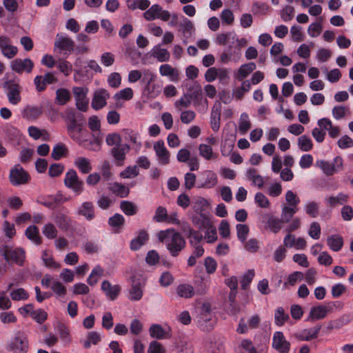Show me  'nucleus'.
Instances as JSON below:
<instances>
[{
    "label": "nucleus",
    "instance_id": "nucleus-4",
    "mask_svg": "<svg viewBox=\"0 0 353 353\" xmlns=\"http://www.w3.org/2000/svg\"><path fill=\"white\" fill-rule=\"evenodd\" d=\"M29 342L26 334L22 331L17 332L10 339L8 350L12 353H28Z\"/></svg>",
    "mask_w": 353,
    "mask_h": 353
},
{
    "label": "nucleus",
    "instance_id": "nucleus-62",
    "mask_svg": "<svg viewBox=\"0 0 353 353\" xmlns=\"http://www.w3.org/2000/svg\"><path fill=\"white\" fill-rule=\"evenodd\" d=\"M303 279V274L301 272L296 271L290 274L286 281L284 282V287H287L288 285L291 286L294 285L297 282L301 281Z\"/></svg>",
    "mask_w": 353,
    "mask_h": 353
},
{
    "label": "nucleus",
    "instance_id": "nucleus-45",
    "mask_svg": "<svg viewBox=\"0 0 353 353\" xmlns=\"http://www.w3.org/2000/svg\"><path fill=\"white\" fill-rule=\"evenodd\" d=\"M299 148L303 152H309L313 148L312 139L307 135H302L297 139Z\"/></svg>",
    "mask_w": 353,
    "mask_h": 353
},
{
    "label": "nucleus",
    "instance_id": "nucleus-44",
    "mask_svg": "<svg viewBox=\"0 0 353 353\" xmlns=\"http://www.w3.org/2000/svg\"><path fill=\"white\" fill-rule=\"evenodd\" d=\"M298 210L299 208H292L284 204L282 206L281 219L283 220L284 223H289Z\"/></svg>",
    "mask_w": 353,
    "mask_h": 353
},
{
    "label": "nucleus",
    "instance_id": "nucleus-3",
    "mask_svg": "<svg viewBox=\"0 0 353 353\" xmlns=\"http://www.w3.org/2000/svg\"><path fill=\"white\" fill-rule=\"evenodd\" d=\"M0 256L7 262L22 266L26 259V252L22 248L12 246L9 242H0Z\"/></svg>",
    "mask_w": 353,
    "mask_h": 353
},
{
    "label": "nucleus",
    "instance_id": "nucleus-42",
    "mask_svg": "<svg viewBox=\"0 0 353 353\" xmlns=\"http://www.w3.org/2000/svg\"><path fill=\"white\" fill-rule=\"evenodd\" d=\"M63 202L62 196L61 194H56L54 196H48L41 201V203L45 207L50 209H54Z\"/></svg>",
    "mask_w": 353,
    "mask_h": 353
},
{
    "label": "nucleus",
    "instance_id": "nucleus-34",
    "mask_svg": "<svg viewBox=\"0 0 353 353\" xmlns=\"http://www.w3.org/2000/svg\"><path fill=\"white\" fill-rule=\"evenodd\" d=\"M328 247L334 252H339L343 245V239L339 234H332L327 239Z\"/></svg>",
    "mask_w": 353,
    "mask_h": 353
},
{
    "label": "nucleus",
    "instance_id": "nucleus-43",
    "mask_svg": "<svg viewBox=\"0 0 353 353\" xmlns=\"http://www.w3.org/2000/svg\"><path fill=\"white\" fill-rule=\"evenodd\" d=\"M209 205L208 201L203 197H197L193 202L192 208L194 211L198 214H205V210Z\"/></svg>",
    "mask_w": 353,
    "mask_h": 353
},
{
    "label": "nucleus",
    "instance_id": "nucleus-8",
    "mask_svg": "<svg viewBox=\"0 0 353 353\" xmlns=\"http://www.w3.org/2000/svg\"><path fill=\"white\" fill-rule=\"evenodd\" d=\"M9 179L13 185L17 186L27 183L30 176L19 164H16L10 170Z\"/></svg>",
    "mask_w": 353,
    "mask_h": 353
},
{
    "label": "nucleus",
    "instance_id": "nucleus-30",
    "mask_svg": "<svg viewBox=\"0 0 353 353\" xmlns=\"http://www.w3.org/2000/svg\"><path fill=\"white\" fill-rule=\"evenodd\" d=\"M327 316L325 309L323 304H319L316 306L312 307L309 312L307 320L317 321L323 319Z\"/></svg>",
    "mask_w": 353,
    "mask_h": 353
},
{
    "label": "nucleus",
    "instance_id": "nucleus-31",
    "mask_svg": "<svg viewBox=\"0 0 353 353\" xmlns=\"http://www.w3.org/2000/svg\"><path fill=\"white\" fill-rule=\"evenodd\" d=\"M176 292L179 297L184 299H190L195 294L194 287L186 283L179 285L176 288Z\"/></svg>",
    "mask_w": 353,
    "mask_h": 353
},
{
    "label": "nucleus",
    "instance_id": "nucleus-56",
    "mask_svg": "<svg viewBox=\"0 0 353 353\" xmlns=\"http://www.w3.org/2000/svg\"><path fill=\"white\" fill-rule=\"evenodd\" d=\"M204 239L208 243H213L217 240L216 228L211 223L208 227L205 228Z\"/></svg>",
    "mask_w": 353,
    "mask_h": 353
},
{
    "label": "nucleus",
    "instance_id": "nucleus-33",
    "mask_svg": "<svg viewBox=\"0 0 353 353\" xmlns=\"http://www.w3.org/2000/svg\"><path fill=\"white\" fill-rule=\"evenodd\" d=\"M74 165L83 173H89L92 168L89 159L82 157H79L74 159Z\"/></svg>",
    "mask_w": 353,
    "mask_h": 353
},
{
    "label": "nucleus",
    "instance_id": "nucleus-29",
    "mask_svg": "<svg viewBox=\"0 0 353 353\" xmlns=\"http://www.w3.org/2000/svg\"><path fill=\"white\" fill-rule=\"evenodd\" d=\"M199 155L206 161L216 160L218 157V154L214 152L211 145L201 143L198 148Z\"/></svg>",
    "mask_w": 353,
    "mask_h": 353
},
{
    "label": "nucleus",
    "instance_id": "nucleus-49",
    "mask_svg": "<svg viewBox=\"0 0 353 353\" xmlns=\"http://www.w3.org/2000/svg\"><path fill=\"white\" fill-rule=\"evenodd\" d=\"M26 236L35 244L41 243V238L39 235V230L35 225H30L26 230Z\"/></svg>",
    "mask_w": 353,
    "mask_h": 353
},
{
    "label": "nucleus",
    "instance_id": "nucleus-32",
    "mask_svg": "<svg viewBox=\"0 0 353 353\" xmlns=\"http://www.w3.org/2000/svg\"><path fill=\"white\" fill-rule=\"evenodd\" d=\"M284 223L281 218L270 215L268 216L266 225L267 228L273 233H278L283 227Z\"/></svg>",
    "mask_w": 353,
    "mask_h": 353
},
{
    "label": "nucleus",
    "instance_id": "nucleus-39",
    "mask_svg": "<svg viewBox=\"0 0 353 353\" xmlns=\"http://www.w3.org/2000/svg\"><path fill=\"white\" fill-rule=\"evenodd\" d=\"M50 289L54 292L57 299H61L65 297L67 294L66 287L59 281H53Z\"/></svg>",
    "mask_w": 353,
    "mask_h": 353
},
{
    "label": "nucleus",
    "instance_id": "nucleus-50",
    "mask_svg": "<svg viewBox=\"0 0 353 353\" xmlns=\"http://www.w3.org/2000/svg\"><path fill=\"white\" fill-rule=\"evenodd\" d=\"M10 296L11 299L14 301H26L29 298L28 292L21 288L12 290L10 293Z\"/></svg>",
    "mask_w": 353,
    "mask_h": 353
},
{
    "label": "nucleus",
    "instance_id": "nucleus-61",
    "mask_svg": "<svg viewBox=\"0 0 353 353\" xmlns=\"http://www.w3.org/2000/svg\"><path fill=\"white\" fill-rule=\"evenodd\" d=\"M285 201L288 203L287 206L294 208H299L298 205L300 203L299 196L292 190H288L285 193Z\"/></svg>",
    "mask_w": 353,
    "mask_h": 353
},
{
    "label": "nucleus",
    "instance_id": "nucleus-18",
    "mask_svg": "<svg viewBox=\"0 0 353 353\" xmlns=\"http://www.w3.org/2000/svg\"><path fill=\"white\" fill-rule=\"evenodd\" d=\"M145 284L143 282L133 279L132 281V285L129 289L128 299L133 301H137L141 299L143 294V288Z\"/></svg>",
    "mask_w": 353,
    "mask_h": 353
},
{
    "label": "nucleus",
    "instance_id": "nucleus-58",
    "mask_svg": "<svg viewBox=\"0 0 353 353\" xmlns=\"http://www.w3.org/2000/svg\"><path fill=\"white\" fill-rule=\"evenodd\" d=\"M134 95L133 90L130 88H125L120 91L117 92L114 96V99L116 101L119 100H125L129 101L132 99Z\"/></svg>",
    "mask_w": 353,
    "mask_h": 353
},
{
    "label": "nucleus",
    "instance_id": "nucleus-25",
    "mask_svg": "<svg viewBox=\"0 0 353 353\" xmlns=\"http://www.w3.org/2000/svg\"><path fill=\"white\" fill-rule=\"evenodd\" d=\"M149 239V234L145 230H141L138 232L137 236L133 239L130 242V249L132 250H139L143 245L146 243V242Z\"/></svg>",
    "mask_w": 353,
    "mask_h": 353
},
{
    "label": "nucleus",
    "instance_id": "nucleus-2",
    "mask_svg": "<svg viewBox=\"0 0 353 353\" xmlns=\"http://www.w3.org/2000/svg\"><path fill=\"white\" fill-rule=\"evenodd\" d=\"M157 238L165 244L171 256L174 257L177 256L185 246V239L173 228L159 231Z\"/></svg>",
    "mask_w": 353,
    "mask_h": 353
},
{
    "label": "nucleus",
    "instance_id": "nucleus-41",
    "mask_svg": "<svg viewBox=\"0 0 353 353\" xmlns=\"http://www.w3.org/2000/svg\"><path fill=\"white\" fill-rule=\"evenodd\" d=\"M149 333L152 338L163 339L167 337V331L159 324H153L149 328Z\"/></svg>",
    "mask_w": 353,
    "mask_h": 353
},
{
    "label": "nucleus",
    "instance_id": "nucleus-22",
    "mask_svg": "<svg viewBox=\"0 0 353 353\" xmlns=\"http://www.w3.org/2000/svg\"><path fill=\"white\" fill-rule=\"evenodd\" d=\"M149 54L159 62H167L170 59L169 51L165 48H163L160 44L153 46L149 52Z\"/></svg>",
    "mask_w": 353,
    "mask_h": 353
},
{
    "label": "nucleus",
    "instance_id": "nucleus-26",
    "mask_svg": "<svg viewBox=\"0 0 353 353\" xmlns=\"http://www.w3.org/2000/svg\"><path fill=\"white\" fill-rule=\"evenodd\" d=\"M43 112L41 105H28L23 109L22 116L28 120H35L43 114Z\"/></svg>",
    "mask_w": 353,
    "mask_h": 353
},
{
    "label": "nucleus",
    "instance_id": "nucleus-60",
    "mask_svg": "<svg viewBox=\"0 0 353 353\" xmlns=\"http://www.w3.org/2000/svg\"><path fill=\"white\" fill-rule=\"evenodd\" d=\"M139 174V170L137 165H130L125 168L121 173L120 176L123 179H131Z\"/></svg>",
    "mask_w": 353,
    "mask_h": 353
},
{
    "label": "nucleus",
    "instance_id": "nucleus-1",
    "mask_svg": "<svg viewBox=\"0 0 353 353\" xmlns=\"http://www.w3.org/2000/svg\"><path fill=\"white\" fill-rule=\"evenodd\" d=\"M67 123V132L69 137L74 141L81 144L84 139L83 137V116L72 108H68L62 114Z\"/></svg>",
    "mask_w": 353,
    "mask_h": 353
},
{
    "label": "nucleus",
    "instance_id": "nucleus-35",
    "mask_svg": "<svg viewBox=\"0 0 353 353\" xmlns=\"http://www.w3.org/2000/svg\"><path fill=\"white\" fill-rule=\"evenodd\" d=\"M192 221L193 224L200 230L208 227L212 223L210 216L208 214L194 216Z\"/></svg>",
    "mask_w": 353,
    "mask_h": 353
},
{
    "label": "nucleus",
    "instance_id": "nucleus-37",
    "mask_svg": "<svg viewBox=\"0 0 353 353\" xmlns=\"http://www.w3.org/2000/svg\"><path fill=\"white\" fill-rule=\"evenodd\" d=\"M256 69V65L253 62L243 64L240 66L237 74L236 79L239 81H242L246 77H248L252 71Z\"/></svg>",
    "mask_w": 353,
    "mask_h": 353
},
{
    "label": "nucleus",
    "instance_id": "nucleus-19",
    "mask_svg": "<svg viewBox=\"0 0 353 353\" xmlns=\"http://www.w3.org/2000/svg\"><path fill=\"white\" fill-rule=\"evenodd\" d=\"M130 150V145L125 143L115 145L112 148L111 154L115 159L117 165H123V163L125 159V156L129 152Z\"/></svg>",
    "mask_w": 353,
    "mask_h": 353
},
{
    "label": "nucleus",
    "instance_id": "nucleus-24",
    "mask_svg": "<svg viewBox=\"0 0 353 353\" xmlns=\"http://www.w3.org/2000/svg\"><path fill=\"white\" fill-rule=\"evenodd\" d=\"M321 329V325H317L313 327L304 329L296 334V338L301 341H311L318 336L319 332Z\"/></svg>",
    "mask_w": 353,
    "mask_h": 353
},
{
    "label": "nucleus",
    "instance_id": "nucleus-52",
    "mask_svg": "<svg viewBox=\"0 0 353 353\" xmlns=\"http://www.w3.org/2000/svg\"><path fill=\"white\" fill-rule=\"evenodd\" d=\"M103 270L99 266H96L91 272L90 276L87 279L88 283L93 286L94 285L99 281V279L102 276Z\"/></svg>",
    "mask_w": 353,
    "mask_h": 353
},
{
    "label": "nucleus",
    "instance_id": "nucleus-40",
    "mask_svg": "<svg viewBox=\"0 0 353 353\" xmlns=\"http://www.w3.org/2000/svg\"><path fill=\"white\" fill-rule=\"evenodd\" d=\"M120 209L127 216H134L138 212V206L130 201H121Z\"/></svg>",
    "mask_w": 353,
    "mask_h": 353
},
{
    "label": "nucleus",
    "instance_id": "nucleus-7",
    "mask_svg": "<svg viewBox=\"0 0 353 353\" xmlns=\"http://www.w3.org/2000/svg\"><path fill=\"white\" fill-rule=\"evenodd\" d=\"M3 88L10 104L16 105L21 101L20 86L17 82L13 80H7L4 81Z\"/></svg>",
    "mask_w": 353,
    "mask_h": 353
},
{
    "label": "nucleus",
    "instance_id": "nucleus-21",
    "mask_svg": "<svg viewBox=\"0 0 353 353\" xmlns=\"http://www.w3.org/2000/svg\"><path fill=\"white\" fill-rule=\"evenodd\" d=\"M246 180L251 182V185L257 186L259 188H262L265 184L264 178L258 173L256 169L250 168L246 170L245 174Z\"/></svg>",
    "mask_w": 353,
    "mask_h": 353
},
{
    "label": "nucleus",
    "instance_id": "nucleus-51",
    "mask_svg": "<svg viewBox=\"0 0 353 353\" xmlns=\"http://www.w3.org/2000/svg\"><path fill=\"white\" fill-rule=\"evenodd\" d=\"M123 135L127 141L134 144L139 148H141V143L139 141V134L138 132L130 129H125L123 130Z\"/></svg>",
    "mask_w": 353,
    "mask_h": 353
},
{
    "label": "nucleus",
    "instance_id": "nucleus-23",
    "mask_svg": "<svg viewBox=\"0 0 353 353\" xmlns=\"http://www.w3.org/2000/svg\"><path fill=\"white\" fill-rule=\"evenodd\" d=\"M159 73L162 77H167L171 81L178 82L180 79V72L176 68L165 63L159 67Z\"/></svg>",
    "mask_w": 353,
    "mask_h": 353
},
{
    "label": "nucleus",
    "instance_id": "nucleus-14",
    "mask_svg": "<svg viewBox=\"0 0 353 353\" xmlns=\"http://www.w3.org/2000/svg\"><path fill=\"white\" fill-rule=\"evenodd\" d=\"M10 67L13 71L19 74L30 73L34 68V63L28 58L16 59L11 62Z\"/></svg>",
    "mask_w": 353,
    "mask_h": 353
},
{
    "label": "nucleus",
    "instance_id": "nucleus-53",
    "mask_svg": "<svg viewBox=\"0 0 353 353\" xmlns=\"http://www.w3.org/2000/svg\"><path fill=\"white\" fill-rule=\"evenodd\" d=\"M70 99V92L65 88H59L56 91V101L59 105H65Z\"/></svg>",
    "mask_w": 353,
    "mask_h": 353
},
{
    "label": "nucleus",
    "instance_id": "nucleus-27",
    "mask_svg": "<svg viewBox=\"0 0 353 353\" xmlns=\"http://www.w3.org/2000/svg\"><path fill=\"white\" fill-rule=\"evenodd\" d=\"M108 190L114 194L121 198L127 197L130 193L128 187L118 182L110 183L108 185Z\"/></svg>",
    "mask_w": 353,
    "mask_h": 353
},
{
    "label": "nucleus",
    "instance_id": "nucleus-64",
    "mask_svg": "<svg viewBox=\"0 0 353 353\" xmlns=\"http://www.w3.org/2000/svg\"><path fill=\"white\" fill-rule=\"evenodd\" d=\"M42 232L48 239H55L58 234L56 227L50 223H48L43 226Z\"/></svg>",
    "mask_w": 353,
    "mask_h": 353
},
{
    "label": "nucleus",
    "instance_id": "nucleus-5",
    "mask_svg": "<svg viewBox=\"0 0 353 353\" xmlns=\"http://www.w3.org/2000/svg\"><path fill=\"white\" fill-rule=\"evenodd\" d=\"M64 185L71 190L75 196H79L84 191V183L79 179L74 169H70L65 175Z\"/></svg>",
    "mask_w": 353,
    "mask_h": 353
},
{
    "label": "nucleus",
    "instance_id": "nucleus-28",
    "mask_svg": "<svg viewBox=\"0 0 353 353\" xmlns=\"http://www.w3.org/2000/svg\"><path fill=\"white\" fill-rule=\"evenodd\" d=\"M101 290L105 295L112 301L114 300L119 292L120 288L117 285H112L108 281H104L101 283Z\"/></svg>",
    "mask_w": 353,
    "mask_h": 353
},
{
    "label": "nucleus",
    "instance_id": "nucleus-15",
    "mask_svg": "<svg viewBox=\"0 0 353 353\" xmlns=\"http://www.w3.org/2000/svg\"><path fill=\"white\" fill-rule=\"evenodd\" d=\"M0 50L8 59H12L18 52L16 46L11 44L10 39L6 36H0Z\"/></svg>",
    "mask_w": 353,
    "mask_h": 353
},
{
    "label": "nucleus",
    "instance_id": "nucleus-48",
    "mask_svg": "<svg viewBox=\"0 0 353 353\" xmlns=\"http://www.w3.org/2000/svg\"><path fill=\"white\" fill-rule=\"evenodd\" d=\"M251 128V122L247 113L243 112L241 114L239 130L241 134H245Z\"/></svg>",
    "mask_w": 353,
    "mask_h": 353
},
{
    "label": "nucleus",
    "instance_id": "nucleus-46",
    "mask_svg": "<svg viewBox=\"0 0 353 353\" xmlns=\"http://www.w3.org/2000/svg\"><path fill=\"white\" fill-rule=\"evenodd\" d=\"M126 3L128 8L133 10L136 9L144 10L150 5L148 0H126Z\"/></svg>",
    "mask_w": 353,
    "mask_h": 353
},
{
    "label": "nucleus",
    "instance_id": "nucleus-38",
    "mask_svg": "<svg viewBox=\"0 0 353 353\" xmlns=\"http://www.w3.org/2000/svg\"><path fill=\"white\" fill-rule=\"evenodd\" d=\"M348 195L341 192L339 193L336 196H331L325 199V202L327 205L331 207H335L338 205H343L348 200Z\"/></svg>",
    "mask_w": 353,
    "mask_h": 353
},
{
    "label": "nucleus",
    "instance_id": "nucleus-47",
    "mask_svg": "<svg viewBox=\"0 0 353 353\" xmlns=\"http://www.w3.org/2000/svg\"><path fill=\"white\" fill-rule=\"evenodd\" d=\"M289 319V315L282 307H279L274 312V323L278 326L283 325Z\"/></svg>",
    "mask_w": 353,
    "mask_h": 353
},
{
    "label": "nucleus",
    "instance_id": "nucleus-10",
    "mask_svg": "<svg viewBox=\"0 0 353 353\" xmlns=\"http://www.w3.org/2000/svg\"><path fill=\"white\" fill-rule=\"evenodd\" d=\"M157 160L161 165H166L170 163V152L165 145L163 140L156 141L153 145Z\"/></svg>",
    "mask_w": 353,
    "mask_h": 353
},
{
    "label": "nucleus",
    "instance_id": "nucleus-57",
    "mask_svg": "<svg viewBox=\"0 0 353 353\" xmlns=\"http://www.w3.org/2000/svg\"><path fill=\"white\" fill-rule=\"evenodd\" d=\"M237 238L241 243H245L249 234V227L245 224L239 223L236 225Z\"/></svg>",
    "mask_w": 353,
    "mask_h": 353
},
{
    "label": "nucleus",
    "instance_id": "nucleus-13",
    "mask_svg": "<svg viewBox=\"0 0 353 353\" xmlns=\"http://www.w3.org/2000/svg\"><path fill=\"white\" fill-rule=\"evenodd\" d=\"M110 98L109 92L103 88L96 90L91 102L92 108L95 110L102 109L107 105V100Z\"/></svg>",
    "mask_w": 353,
    "mask_h": 353
},
{
    "label": "nucleus",
    "instance_id": "nucleus-16",
    "mask_svg": "<svg viewBox=\"0 0 353 353\" xmlns=\"http://www.w3.org/2000/svg\"><path fill=\"white\" fill-rule=\"evenodd\" d=\"M202 179L199 188L210 189L214 188L218 183L217 174L212 170H205L202 172Z\"/></svg>",
    "mask_w": 353,
    "mask_h": 353
},
{
    "label": "nucleus",
    "instance_id": "nucleus-63",
    "mask_svg": "<svg viewBox=\"0 0 353 353\" xmlns=\"http://www.w3.org/2000/svg\"><path fill=\"white\" fill-rule=\"evenodd\" d=\"M168 218V211L165 208L159 206L155 210L154 215L152 218L153 221L157 223L165 222Z\"/></svg>",
    "mask_w": 353,
    "mask_h": 353
},
{
    "label": "nucleus",
    "instance_id": "nucleus-55",
    "mask_svg": "<svg viewBox=\"0 0 353 353\" xmlns=\"http://www.w3.org/2000/svg\"><path fill=\"white\" fill-rule=\"evenodd\" d=\"M68 152L67 147L62 143L56 145L52 151L51 156L54 160H59L66 155Z\"/></svg>",
    "mask_w": 353,
    "mask_h": 353
},
{
    "label": "nucleus",
    "instance_id": "nucleus-20",
    "mask_svg": "<svg viewBox=\"0 0 353 353\" xmlns=\"http://www.w3.org/2000/svg\"><path fill=\"white\" fill-rule=\"evenodd\" d=\"M221 104L216 101L212 106L210 114V126L214 132H218L220 128Z\"/></svg>",
    "mask_w": 353,
    "mask_h": 353
},
{
    "label": "nucleus",
    "instance_id": "nucleus-9",
    "mask_svg": "<svg viewBox=\"0 0 353 353\" xmlns=\"http://www.w3.org/2000/svg\"><path fill=\"white\" fill-rule=\"evenodd\" d=\"M143 17L147 21L159 19L163 21H168L170 18V13L168 10H163L159 5L154 4L144 12Z\"/></svg>",
    "mask_w": 353,
    "mask_h": 353
},
{
    "label": "nucleus",
    "instance_id": "nucleus-12",
    "mask_svg": "<svg viewBox=\"0 0 353 353\" xmlns=\"http://www.w3.org/2000/svg\"><path fill=\"white\" fill-rule=\"evenodd\" d=\"M272 347L279 353H288L290 350V343L285 339L282 332H275L272 337Z\"/></svg>",
    "mask_w": 353,
    "mask_h": 353
},
{
    "label": "nucleus",
    "instance_id": "nucleus-59",
    "mask_svg": "<svg viewBox=\"0 0 353 353\" xmlns=\"http://www.w3.org/2000/svg\"><path fill=\"white\" fill-rule=\"evenodd\" d=\"M41 259L45 265L50 269L57 270L59 269L61 265L54 261V258L50 256L46 251H44L42 254Z\"/></svg>",
    "mask_w": 353,
    "mask_h": 353
},
{
    "label": "nucleus",
    "instance_id": "nucleus-6",
    "mask_svg": "<svg viewBox=\"0 0 353 353\" xmlns=\"http://www.w3.org/2000/svg\"><path fill=\"white\" fill-rule=\"evenodd\" d=\"M316 166L319 167L326 176H332L343 170V160L337 156L332 162L325 160H317Z\"/></svg>",
    "mask_w": 353,
    "mask_h": 353
},
{
    "label": "nucleus",
    "instance_id": "nucleus-17",
    "mask_svg": "<svg viewBox=\"0 0 353 353\" xmlns=\"http://www.w3.org/2000/svg\"><path fill=\"white\" fill-rule=\"evenodd\" d=\"M77 214L90 221L95 218L94 205L91 201L83 202L77 209Z\"/></svg>",
    "mask_w": 353,
    "mask_h": 353
},
{
    "label": "nucleus",
    "instance_id": "nucleus-11",
    "mask_svg": "<svg viewBox=\"0 0 353 353\" xmlns=\"http://www.w3.org/2000/svg\"><path fill=\"white\" fill-rule=\"evenodd\" d=\"M74 42L67 34L58 33L54 41V49H58L60 52H71L74 50Z\"/></svg>",
    "mask_w": 353,
    "mask_h": 353
},
{
    "label": "nucleus",
    "instance_id": "nucleus-54",
    "mask_svg": "<svg viewBox=\"0 0 353 353\" xmlns=\"http://www.w3.org/2000/svg\"><path fill=\"white\" fill-rule=\"evenodd\" d=\"M179 26L181 27V31L183 34L184 37L191 36L192 32L194 30L192 22L183 17Z\"/></svg>",
    "mask_w": 353,
    "mask_h": 353
},
{
    "label": "nucleus",
    "instance_id": "nucleus-36",
    "mask_svg": "<svg viewBox=\"0 0 353 353\" xmlns=\"http://www.w3.org/2000/svg\"><path fill=\"white\" fill-rule=\"evenodd\" d=\"M54 221L57 226L64 231L68 230L72 225L71 219L68 216L62 213H58L56 214Z\"/></svg>",
    "mask_w": 353,
    "mask_h": 353
}]
</instances>
